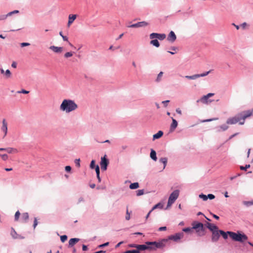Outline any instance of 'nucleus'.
I'll list each match as a JSON object with an SVG mask.
<instances>
[{
    "mask_svg": "<svg viewBox=\"0 0 253 253\" xmlns=\"http://www.w3.org/2000/svg\"><path fill=\"white\" fill-rule=\"evenodd\" d=\"M253 116V109L251 110L242 112L233 117L228 119L226 123L229 125L235 124L239 123L240 125H243L245 123V120L246 118Z\"/></svg>",
    "mask_w": 253,
    "mask_h": 253,
    "instance_id": "nucleus-1",
    "label": "nucleus"
},
{
    "mask_svg": "<svg viewBox=\"0 0 253 253\" xmlns=\"http://www.w3.org/2000/svg\"><path fill=\"white\" fill-rule=\"evenodd\" d=\"M60 110L66 113L74 112L78 108V105L73 100L64 99L60 105Z\"/></svg>",
    "mask_w": 253,
    "mask_h": 253,
    "instance_id": "nucleus-2",
    "label": "nucleus"
},
{
    "mask_svg": "<svg viewBox=\"0 0 253 253\" xmlns=\"http://www.w3.org/2000/svg\"><path fill=\"white\" fill-rule=\"evenodd\" d=\"M162 247V243L157 242H147L145 244L137 245V249L140 253L141 251H145L146 250H155L157 248H160Z\"/></svg>",
    "mask_w": 253,
    "mask_h": 253,
    "instance_id": "nucleus-3",
    "label": "nucleus"
},
{
    "mask_svg": "<svg viewBox=\"0 0 253 253\" xmlns=\"http://www.w3.org/2000/svg\"><path fill=\"white\" fill-rule=\"evenodd\" d=\"M227 233L229 237L235 241L243 243L248 239V236L246 234L241 233L239 231H238L237 233L232 231H227Z\"/></svg>",
    "mask_w": 253,
    "mask_h": 253,
    "instance_id": "nucleus-4",
    "label": "nucleus"
},
{
    "mask_svg": "<svg viewBox=\"0 0 253 253\" xmlns=\"http://www.w3.org/2000/svg\"><path fill=\"white\" fill-rule=\"evenodd\" d=\"M192 229H195L196 230V232L198 233L199 236H203L205 235V228H204L202 223L195 221L192 223Z\"/></svg>",
    "mask_w": 253,
    "mask_h": 253,
    "instance_id": "nucleus-5",
    "label": "nucleus"
},
{
    "mask_svg": "<svg viewBox=\"0 0 253 253\" xmlns=\"http://www.w3.org/2000/svg\"><path fill=\"white\" fill-rule=\"evenodd\" d=\"M179 190H175L170 194L168 202L167 207H170L174 203L179 196Z\"/></svg>",
    "mask_w": 253,
    "mask_h": 253,
    "instance_id": "nucleus-6",
    "label": "nucleus"
},
{
    "mask_svg": "<svg viewBox=\"0 0 253 253\" xmlns=\"http://www.w3.org/2000/svg\"><path fill=\"white\" fill-rule=\"evenodd\" d=\"M109 163V160L106 158V155H105L104 157H101V162L100 164L101 169L104 171L106 170L107 169V166Z\"/></svg>",
    "mask_w": 253,
    "mask_h": 253,
    "instance_id": "nucleus-7",
    "label": "nucleus"
},
{
    "mask_svg": "<svg viewBox=\"0 0 253 253\" xmlns=\"http://www.w3.org/2000/svg\"><path fill=\"white\" fill-rule=\"evenodd\" d=\"M211 72V70H210L209 71L206 72L205 73H203L202 74H195L192 76H185V78L189 79V80H196L200 77H204L208 75Z\"/></svg>",
    "mask_w": 253,
    "mask_h": 253,
    "instance_id": "nucleus-8",
    "label": "nucleus"
},
{
    "mask_svg": "<svg viewBox=\"0 0 253 253\" xmlns=\"http://www.w3.org/2000/svg\"><path fill=\"white\" fill-rule=\"evenodd\" d=\"M149 23L146 21H141L138 22L136 23L130 25H128L127 27L128 28H140V27H145L149 25Z\"/></svg>",
    "mask_w": 253,
    "mask_h": 253,
    "instance_id": "nucleus-9",
    "label": "nucleus"
},
{
    "mask_svg": "<svg viewBox=\"0 0 253 253\" xmlns=\"http://www.w3.org/2000/svg\"><path fill=\"white\" fill-rule=\"evenodd\" d=\"M219 230H218V229H215L211 231V232H212V236H211L212 242H216L218 240L220 235Z\"/></svg>",
    "mask_w": 253,
    "mask_h": 253,
    "instance_id": "nucleus-10",
    "label": "nucleus"
},
{
    "mask_svg": "<svg viewBox=\"0 0 253 253\" xmlns=\"http://www.w3.org/2000/svg\"><path fill=\"white\" fill-rule=\"evenodd\" d=\"M166 38V35L165 34H158L156 33H151L150 35V38L154 39L157 38L160 40H163Z\"/></svg>",
    "mask_w": 253,
    "mask_h": 253,
    "instance_id": "nucleus-11",
    "label": "nucleus"
},
{
    "mask_svg": "<svg viewBox=\"0 0 253 253\" xmlns=\"http://www.w3.org/2000/svg\"><path fill=\"white\" fill-rule=\"evenodd\" d=\"M176 39V36L174 32L172 31H171L168 36L167 40L169 42L173 43L175 41Z\"/></svg>",
    "mask_w": 253,
    "mask_h": 253,
    "instance_id": "nucleus-12",
    "label": "nucleus"
},
{
    "mask_svg": "<svg viewBox=\"0 0 253 253\" xmlns=\"http://www.w3.org/2000/svg\"><path fill=\"white\" fill-rule=\"evenodd\" d=\"M1 130L4 133V137L6 135L7 133V123L6 122V120L5 119H3L2 120Z\"/></svg>",
    "mask_w": 253,
    "mask_h": 253,
    "instance_id": "nucleus-13",
    "label": "nucleus"
},
{
    "mask_svg": "<svg viewBox=\"0 0 253 253\" xmlns=\"http://www.w3.org/2000/svg\"><path fill=\"white\" fill-rule=\"evenodd\" d=\"M212 100L209 99V98L207 96V95H204L202 96L200 99L197 101V102H201L203 104H208L209 103H211L212 102Z\"/></svg>",
    "mask_w": 253,
    "mask_h": 253,
    "instance_id": "nucleus-14",
    "label": "nucleus"
},
{
    "mask_svg": "<svg viewBox=\"0 0 253 253\" xmlns=\"http://www.w3.org/2000/svg\"><path fill=\"white\" fill-rule=\"evenodd\" d=\"M183 237V233L182 232L178 233L174 235L169 237V239L172 240L174 241H177L178 240L181 239Z\"/></svg>",
    "mask_w": 253,
    "mask_h": 253,
    "instance_id": "nucleus-15",
    "label": "nucleus"
},
{
    "mask_svg": "<svg viewBox=\"0 0 253 253\" xmlns=\"http://www.w3.org/2000/svg\"><path fill=\"white\" fill-rule=\"evenodd\" d=\"M172 119V123L170 125V131L172 132L177 127L178 125V123L176 121V120L173 118H171Z\"/></svg>",
    "mask_w": 253,
    "mask_h": 253,
    "instance_id": "nucleus-16",
    "label": "nucleus"
},
{
    "mask_svg": "<svg viewBox=\"0 0 253 253\" xmlns=\"http://www.w3.org/2000/svg\"><path fill=\"white\" fill-rule=\"evenodd\" d=\"M49 49L52 50L55 53H60L63 51L62 47H58L54 45H51L49 47Z\"/></svg>",
    "mask_w": 253,
    "mask_h": 253,
    "instance_id": "nucleus-17",
    "label": "nucleus"
},
{
    "mask_svg": "<svg viewBox=\"0 0 253 253\" xmlns=\"http://www.w3.org/2000/svg\"><path fill=\"white\" fill-rule=\"evenodd\" d=\"M80 240L79 238H72L69 241V247H72L75 244L78 242Z\"/></svg>",
    "mask_w": 253,
    "mask_h": 253,
    "instance_id": "nucleus-18",
    "label": "nucleus"
},
{
    "mask_svg": "<svg viewBox=\"0 0 253 253\" xmlns=\"http://www.w3.org/2000/svg\"><path fill=\"white\" fill-rule=\"evenodd\" d=\"M10 235L12 237L13 239H18V238H23V237H21L20 235H18L15 230L13 228H11V230L10 232Z\"/></svg>",
    "mask_w": 253,
    "mask_h": 253,
    "instance_id": "nucleus-19",
    "label": "nucleus"
},
{
    "mask_svg": "<svg viewBox=\"0 0 253 253\" xmlns=\"http://www.w3.org/2000/svg\"><path fill=\"white\" fill-rule=\"evenodd\" d=\"M77 17L76 15L70 14L69 16V20L68 22V26L69 27L70 25L74 22Z\"/></svg>",
    "mask_w": 253,
    "mask_h": 253,
    "instance_id": "nucleus-20",
    "label": "nucleus"
},
{
    "mask_svg": "<svg viewBox=\"0 0 253 253\" xmlns=\"http://www.w3.org/2000/svg\"><path fill=\"white\" fill-rule=\"evenodd\" d=\"M207 227L210 230V231H212L215 229H217L218 227L214 224H211L210 223L207 222L206 224Z\"/></svg>",
    "mask_w": 253,
    "mask_h": 253,
    "instance_id": "nucleus-21",
    "label": "nucleus"
},
{
    "mask_svg": "<svg viewBox=\"0 0 253 253\" xmlns=\"http://www.w3.org/2000/svg\"><path fill=\"white\" fill-rule=\"evenodd\" d=\"M150 158L154 161H156L157 160V157L156 155V151L151 149V152L150 154Z\"/></svg>",
    "mask_w": 253,
    "mask_h": 253,
    "instance_id": "nucleus-22",
    "label": "nucleus"
},
{
    "mask_svg": "<svg viewBox=\"0 0 253 253\" xmlns=\"http://www.w3.org/2000/svg\"><path fill=\"white\" fill-rule=\"evenodd\" d=\"M164 133L162 131L159 130L157 133L155 134L153 136V139L155 140L160 138L161 137Z\"/></svg>",
    "mask_w": 253,
    "mask_h": 253,
    "instance_id": "nucleus-23",
    "label": "nucleus"
},
{
    "mask_svg": "<svg viewBox=\"0 0 253 253\" xmlns=\"http://www.w3.org/2000/svg\"><path fill=\"white\" fill-rule=\"evenodd\" d=\"M5 151L9 154L16 153L18 152V150L16 148L11 147L6 148Z\"/></svg>",
    "mask_w": 253,
    "mask_h": 253,
    "instance_id": "nucleus-24",
    "label": "nucleus"
},
{
    "mask_svg": "<svg viewBox=\"0 0 253 253\" xmlns=\"http://www.w3.org/2000/svg\"><path fill=\"white\" fill-rule=\"evenodd\" d=\"M228 128V126L225 124H223L219 126V128L217 129V132H220L221 131H225Z\"/></svg>",
    "mask_w": 253,
    "mask_h": 253,
    "instance_id": "nucleus-25",
    "label": "nucleus"
},
{
    "mask_svg": "<svg viewBox=\"0 0 253 253\" xmlns=\"http://www.w3.org/2000/svg\"><path fill=\"white\" fill-rule=\"evenodd\" d=\"M150 43L156 47L160 46V43L157 39H152L150 42Z\"/></svg>",
    "mask_w": 253,
    "mask_h": 253,
    "instance_id": "nucleus-26",
    "label": "nucleus"
},
{
    "mask_svg": "<svg viewBox=\"0 0 253 253\" xmlns=\"http://www.w3.org/2000/svg\"><path fill=\"white\" fill-rule=\"evenodd\" d=\"M159 161L160 162L163 163L164 164V167H163V169H165L166 168V166L167 165V162H168V159L166 157H164V158H161L160 160H159Z\"/></svg>",
    "mask_w": 253,
    "mask_h": 253,
    "instance_id": "nucleus-27",
    "label": "nucleus"
},
{
    "mask_svg": "<svg viewBox=\"0 0 253 253\" xmlns=\"http://www.w3.org/2000/svg\"><path fill=\"white\" fill-rule=\"evenodd\" d=\"M129 187L131 189H136L139 187V183L138 182H134L130 184Z\"/></svg>",
    "mask_w": 253,
    "mask_h": 253,
    "instance_id": "nucleus-28",
    "label": "nucleus"
},
{
    "mask_svg": "<svg viewBox=\"0 0 253 253\" xmlns=\"http://www.w3.org/2000/svg\"><path fill=\"white\" fill-rule=\"evenodd\" d=\"M219 232L220 235L223 237L224 239H226L228 238V233L227 232H225L224 231L220 230Z\"/></svg>",
    "mask_w": 253,
    "mask_h": 253,
    "instance_id": "nucleus-29",
    "label": "nucleus"
},
{
    "mask_svg": "<svg viewBox=\"0 0 253 253\" xmlns=\"http://www.w3.org/2000/svg\"><path fill=\"white\" fill-rule=\"evenodd\" d=\"M163 75V72H160L158 76H157V79H156V82H160L161 81V79H162V77Z\"/></svg>",
    "mask_w": 253,
    "mask_h": 253,
    "instance_id": "nucleus-30",
    "label": "nucleus"
},
{
    "mask_svg": "<svg viewBox=\"0 0 253 253\" xmlns=\"http://www.w3.org/2000/svg\"><path fill=\"white\" fill-rule=\"evenodd\" d=\"M163 205L159 203H158L157 204L155 205L153 208L152 209H151V211H153V210H154L155 209H156L157 208H159V209H162L163 208Z\"/></svg>",
    "mask_w": 253,
    "mask_h": 253,
    "instance_id": "nucleus-31",
    "label": "nucleus"
},
{
    "mask_svg": "<svg viewBox=\"0 0 253 253\" xmlns=\"http://www.w3.org/2000/svg\"><path fill=\"white\" fill-rule=\"evenodd\" d=\"M19 12V11L18 10H15L14 11H11V12H8L7 14H5V15L6 16V18L8 17V16H10L11 15H12L13 14H17V13H18Z\"/></svg>",
    "mask_w": 253,
    "mask_h": 253,
    "instance_id": "nucleus-32",
    "label": "nucleus"
},
{
    "mask_svg": "<svg viewBox=\"0 0 253 253\" xmlns=\"http://www.w3.org/2000/svg\"><path fill=\"white\" fill-rule=\"evenodd\" d=\"M243 204L247 206V207H249L251 205H253V201H243Z\"/></svg>",
    "mask_w": 253,
    "mask_h": 253,
    "instance_id": "nucleus-33",
    "label": "nucleus"
},
{
    "mask_svg": "<svg viewBox=\"0 0 253 253\" xmlns=\"http://www.w3.org/2000/svg\"><path fill=\"white\" fill-rule=\"evenodd\" d=\"M5 75L7 78H10L11 76V73L9 70L7 69L5 71Z\"/></svg>",
    "mask_w": 253,
    "mask_h": 253,
    "instance_id": "nucleus-34",
    "label": "nucleus"
},
{
    "mask_svg": "<svg viewBox=\"0 0 253 253\" xmlns=\"http://www.w3.org/2000/svg\"><path fill=\"white\" fill-rule=\"evenodd\" d=\"M251 167L250 165H246L245 167L240 166V169L242 170H247V169L250 168Z\"/></svg>",
    "mask_w": 253,
    "mask_h": 253,
    "instance_id": "nucleus-35",
    "label": "nucleus"
},
{
    "mask_svg": "<svg viewBox=\"0 0 253 253\" xmlns=\"http://www.w3.org/2000/svg\"><path fill=\"white\" fill-rule=\"evenodd\" d=\"M143 194H144V190L143 189L138 190L136 191V195L137 196H140Z\"/></svg>",
    "mask_w": 253,
    "mask_h": 253,
    "instance_id": "nucleus-36",
    "label": "nucleus"
},
{
    "mask_svg": "<svg viewBox=\"0 0 253 253\" xmlns=\"http://www.w3.org/2000/svg\"><path fill=\"white\" fill-rule=\"evenodd\" d=\"M96 165H95V161L94 160H92L91 161L90 164V168L91 169H94V168H95Z\"/></svg>",
    "mask_w": 253,
    "mask_h": 253,
    "instance_id": "nucleus-37",
    "label": "nucleus"
},
{
    "mask_svg": "<svg viewBox=\"0 0 253 253\" xmlns=\"http://www.w3.org/2000/svg\"><path fill=\"white\" fill-rule=\"evenodd\" d=\"M199 197L202 199H203L204 201H206L208 200L207 196L206 195H204L203 194H201L199 195Z\"/></svg>",
    "mask_w": 253,
    "mask_h": 253,
    "instance_id": "nucleus-38",
    "label": "nucleus"
},
{
    "mask_svg": "<svg viewBox=\"0 0 253 253\" xmlns=\"http://www.w3.org/2000/svg\"><path fill=\"white\" fill-rule=\"evenodd\" d=\"M22 218L25 220H27L29 218V214L28 212H24L22 214Z\"/></svg>",
    "mask_w": 253,
    "mask_h": 253,
    "instance_id": "nucleus-39",
    "label": "nucleus"
},
{
    "mask_svg": "<svg viewBox=\"0 0 253 253\" xmlns=\"http://www.w3.org/2000/svg\"><path fill=\"white\" fill-rule=\"evenodd\" d=\"M0 156L3 161H6L8 158L7 154H0Z\"/></svg>",
    "mask_w": 253,
    "mask_h": 253,
    "instance_id": "nucleus-40",
    "label": "nucleus"
},
{
    "mask_svg": "<svg viewBox=\"0 0 253 253\" xmlns=\"http://www.w3.org/2000/svg\"><path fill=\"white\" fill-rule=\"evenodd\" d=\"M73 54V52H66L65 54H64V57L65 58H69L70 57H71Z\"/></svg>",
    "mask_w": 253,
    "mask_h": 253,
    "instance_id": "nucleus-41",
    "label": "nucleus"
},
{
    "mask_svg": "<svg viewBox=\"0 0 253 253\" xmlns=\"http://www.w3.org/2000/svg\"><path fill=\"white\" fill-rule=\"evenodd\" d=\"M67 235H62L60 237V240L63 243H64L66 240L67 239Z\"/></svg>",
    "mask_w": 253,
    "mask_h": 253,
    "instance_id": "nucleus-42",
    "label": "nucleus"
},
{
    "mask_svg": "<svg viewBox=\"0 0 253 253\" xmlns=\"http://www.w3.org/2000/svg\"><path fill=\"white\" fill-rule=\"evenodd\" d=\"M124 253H139L138 251L136 250H127Z\"/></svg>",
    "mask_w": 253,
    "mask_h": 253,
    "instance_id": "nucleus-43",
    "label": "nucleus"
},
{
    "mask_svg": "<svg viewBox=\"0 0 253 253\" xmlns=\"http://www.w3.org/2000/svg\"><path fill=\"white\" fill-rule=\"evenodd\" d=\"M130 213L129 212L128 210H127L126 211V215L125 218L126 220H128L130 219Z\"/></svg>",
    "mask_w": 253,
    "mask_h": 253,
    "instance_id": "nucleus-44",
    "label": "nucleus"
},
{
    "mask_svg": "<svg viewBox=\"0 0 253 253\" xmlns=\"http://www.w3.org/2000/svg\"><path fill=\"white\" fill-rule=\"evenodd\" d=\"M192 230H193L192 228L187 227V228H183L182 230H183V231H184L185 232H190L191 231H192Z\"/></svg>",
    "mask_w": 253,
    "mask_h": 253,
    "instance_id": "nucleus-45",
    "label": "nucleus"
},
{
    "mask_svg": "<svg viewBox=\"0 0 253 253\" xmlns=\"http://www.w3.org/2000/svg\"><path fill=\"white\" fill-rule=\"evenodd\" d=\"M207 196V198L210 200H212L215 198V196L214 195L212 194H209Z\"/></svg>",
    "mask_w": 253,
    "mask_h": 253,
    "instance_id": "nucleus-46",
    "label": "nucleus"
},
{
    "mask_svg": "<svg viewBox=\"0 0 253 253\" xmlns=\"http://www.w3.org/2000/svg\"><path fill=\"white\" fill-rule=\"evenodd\" d=\"M29 91H27V90H26L25 89H22L20 91H17V93H24V94H28L29 93Z\"/></svg>",
    "mask_w": 253,
    "mask_h": 253,
    "instance_id": "nucleus-47",
    "label": "nucleus"
},
{
    "mask_svg": "<svg viewBox=\"0 0 253 253\" xmlns=\"http://www.w3.org/2000/svg\"><path fill=\"white\" fill-rule=\"evenodd\" d=\"M20 214V213L19 211H17L16 212L15 214V220H17L19 218V215Z\"/></svg>",
    "mask_w": 253,
    "mask_h": 253,
    "instance_id": "nucleus-48",
    "label": "nucleus"
},
{
    "mask_svg": "<svg viewBox=\"0 0 253 253\" xmlns=\"http://www.w3.org/2000/svg\"><path fill=\"white\" fill-rule=\"evenodd\" d=\"M80 159H76L75 160V163L76 164V166L78 167H80Z\"/></svg>",
    "mask_w": 253,
    "mask_h": 253,
    "instance_id": "nucleus-49",
    "label": "nucleus"
},
{
    "mask_svg": "<svg viewBox=\"0 0 253 253\" xmlns=\"http://www.w3.org/2000/svg\"><path fill=\"white\" fill-rule=\"evenodd\" d=\"M94 169H95L96 174H100V169H99V166L98 165H96L95 168H94Z\"/></svg>",
    "mask_w": 253,
    "mask_h": 253,
    "instance_id": "nucleus-50",
    "label": "nucleus"
},
{
    "mask_svg": "<svg viewBox=\"0 0 253 253\" xmlns=\"http://www.w3.org/2000/svg\"><path fill=\"white\" fill-rule=\"evenodd\" d=\"M30 45V43L29 42H22L20 43V46L21 47L27 46Z\"/></svg>",
    "mask_w": 253,
    "mask_h": 253,
    "instance_id": "nucleus-51",
    "label": "nucleus"
},
{
    "mask_svg": "<svg viewBox=\"0 0 253 253\" xmlns=\"http://www.w3.org/2000/svg\"><path fill=\"white\" fill-rule=\"evenodd\" d=\"M109 242H106L104 244H101V245H100L99 246H98V248H102L105 247L106 246H107L109 245Z\"/></svg>",
    "mask_w": 253,
    "mask_h": 253,
    "instance_id": "nucleus-52",
    "label": "nucleus"
},
{
    "mask_svg": "<svg viewBox=\"0 0 253 253\" xmlns=\"http://www.w3.org/2000/svg\"><path fill=\"white\" fill-rule=\"evenodd\" d=\"M6 19L5 15H0V21H4Z\"/></svg>",
    "mask_w": 253,
    "mask_h": 253,
    "instance_id": "nucleus-53",
    "label": "nucleus"
},
{
    "mask_svg": "<svg viewBox=\"0 0 253 253\" xmlns=\"http://www.w3.org/2000/svg\"><path fill=\"white\" fill-rule=\"evenodd\" d=\"M71 167L69 166H67L65 167V170L67 172H70L71 170Z\"/></svg>",
    "mask_w": 253,
    "mask_h": 253,
    "instance_id": "nucleus-54",
    "label": "nucleus"
},
{
    "mask_svg": "<svg viewBox=\"0 0 253 253\" xmlns=\"http://www.w3.org/2000/svg\"><path fill=\"white\" fill-rule=\"evenodd\" d=\"M37 225H38L37 219L36 218H35L34 221V224H33L34 228H35Z\"/></svg>",
    "mask_w": 253,
    "mask_h": 253,
    "instance_id": "nucleus-55",
    "label": "nucleus"
},
{
    "mask_svg": "<svg viewBox=\"0 0 253 253\" xmlns=\"http://www.w3.org/2000/svg\"><path fill=\"white\" fill-rule=\"evenodd\" d=\"M167 229V227L166 226H163V227H161L159 228L158 230L159 231H165Z\"/></svg>",
    "mask_w": 253,
    "mask_h": 253,
    "instance_id": "nucleus-56",
    "label": "nucleus"
},
{
    "mask_svg": "<svg viewBox=\"0 0 253 253\" xmlns=\"http://www.w3.org/2000/svg\"><path fill=\"white\" fill-rule=\"evenodd\" d=\"M137 245L135 244H131L128 245V246L130 248H135L136 249H137Z\"/></svg>",
    "mask_w": 253,
    "mask_h": 253,
    "instance_id": "nucleus-57",
    "label": "nucleus"
},
{
    "mask_svg": "<svg viewBox=\"0 0 253 253\" xmlns=\"http://www.w3.org/2000/svg\"><path fill=\"white\" fill-rule=\"evenodd\" d=\"M239 134V133L237 132V133H235L234 134H233V135H231L229 137V140L230 139H231L232 138H233V137H234L235 136H236V135H237L238 134Z\"/></svg>",
    "mask_w": 253,
    "mask_h": 253,
    "instance_id": "nucleus-58",
    "label": "nucleus"
},
{
    "mask_svg": "<svg viewBox=\"0 0 253 253\" xmlns=\"http://www.w3.org/2000/svg\"><path fill=\"white\" fill-rule=\"evenodd\" d=\"M241 175V174L240 173H238L235 176H232L230 178V180H233L234 179L236 178L238 176H239Z\"/></svg>",
    "mask_w": 253,
    "mask_h": 253,
    "instance_id": "nucleus-59",
    "label": "nucleus"
},
{
    "mask_svg": "<svg viewBox=\"0 0 253 253\" xmlns=\"http://www.w3.org/2000/svg\"><path fill=\"white\" fill-rule=\"evenodd\" d=\"M216 120H217V118H213V119H208V120L203 121V122H210L211 121Z\"/></svg>",
    "mask_w": 253,
    "mask_h": 253,
    "instance_id": "nucleus-60",
    "label": "nucleus"
},
{
    "mask_svg": "<svg viewBox=\"0 0 253 253\" xmlns=\"http://www.w3.org/2000/svg\"><path fill=\"white\" fill-rule=\"evenodd\" d=\"M82 249H83V251H86L88 249L87 247L85 245H83L82 246Z\"/></svg>",
    "mask_w": 253,
    "mask_h": 253,
    "instance_id": "nucleus-61",
    "label": "nucleus"
},
{
    "mask_svg": "<svg viewBox=\"0 0 253 253\" xmlns=\"http://www.w3.org/2000/svg\"><path fill=\"white\" fill-rule=\"evenodd\" d=\"M176 112L179 115L182 114V112H181V110L180 109V108H177L176 109Z\"/></svg>",
    "mask_w": 253,
    "mask_h": 253,
    "instance_id": "nucleus-62",
    "label": "nucleus"
},
{
    "mask_svg": "<svg viewBox=\"0 0 253 253\" xmlns=\"http://www.w3.org/2000/svg\"><path fill=\"white\" fill-rule=\"evenodd\" d=\"M11 67L14 68H16L17 67V63L15 62H13L11 64Z\"/></svg>",
    "mask_w": 253,
    "mask_h": 253,
    "instance_id": "nucleus-63",
    "label": "nucleus"
},
{
    "mask_svg": "<svg viewBox=\"0 0 253 253\" xmlns=\"http://www.w3.org/2000/svg\"><path fill=\"white\" fill-rule=\"evenodd\" d=\"M169 100H166V101H162V103L164 104L165 106V107H167V103H169Z\"/></svg>",
    "mask_w": 253,
    "mask_h": 253,
    "instance_id": "nucleus-64",
    "label": "nucleus"
}]
</instances>
